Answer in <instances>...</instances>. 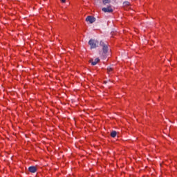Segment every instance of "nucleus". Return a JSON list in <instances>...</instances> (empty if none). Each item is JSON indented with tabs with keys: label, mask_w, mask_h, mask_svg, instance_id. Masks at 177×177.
<instances>
[{
	"label": "nucleus",
	"mask_w": 177,
	"mask_h": 177,
	"mask_svg": "<svg viewBox=\"0 0 177 177\" xmlns=\"http://www.w3.org/2000/svg\"><path fill=\"white\" fill-rule=\"evenodd\" d=\"M100 46H102V53L103 55H107V52H109V46L107 44L104 43L103 41L100 42Z\"/></svg>",
	"instance_id": "obj_1"
},
{
	"label": "nucleus",
	"mask_w": 177,
	"mask_h": 177,
	"mask_svg": "<svg viewBox=\"0 0 177 177\" xmlns=\"http://www.w3.org/2000/svg\"><path fill=\"white\" fill-rule=\"evenodd\" d=\"M99 42H97V40L91 39L88 41V45L91 46V49H95L97 44H98Z\"/></svg>",
	"instance_id": "obj_2"
},
{
	"label": "nucleus",
	"mask_w": 177,
	"mask_h": 177,
	"mask_svg": "<svg viewBox=\"0 0 177 177\" xmlns=\"http://www.w3.org/2000/svg\"><path fill=\"white\" fill-rule=\"evenodd\" d=\"M102 12H104V13H113V11L111 6H108L106 8H102Z\"/></svg>",
	"instance_id": "obj_3"
},
{
	"label": "nucleus",
	"mask_w": 177,
	"mask_h": 177,
	"mask_svg": "<svg viewBox=\"0 0 177 177\" xmlns=\"http://www.w3.org/2000/svg\"><path fill=\"white\" fill-rule=\"evenodd\" d=\"M86 21H88V23H90V24H93V23H95V21H96V18H95L93 16H88L86 18Z\"/></svg>",
	"instance_id": "obj_4"
},
{
	"label": "nucleus",
	"mask_w": 177,
	"mask_h": 177,
	"mask_svg": "<svg viewBox=\"0 0 177 177\" xmlns=\"http://www.w3.org/2000/svg\"><path fill=\"white\" fill-rule=\"evenodd\" d=\"M28 171L31 174H35V172H37V167H35V166H30V167H28Z\"/></svg>",
	"instance_id": "obj_5"
},
{
	"label": "nucleus",
	"mask_w": 177,
	"mask_h": 177,
	"mask_svg": "<svg viewBox=\"0 0 177 177\" xmlns=\"http://www.w3.org/2000/svg\"><path fill=\"white\" fill-rule=\"evenodd\" d=\"M99 62H100V59L95 58L93 61V59H90V63H91L92 66H96Z\"/></svg>",
	"instance_id": "obj_6"
},
{
	"label": "nucleus",
	"mask_w": 177,
	"mask_h": 177,
	"mask_svg": "<svg viewBox=\"0 0 177 177\" xmlns=\"http://www.w3.org/2000/svg\"><path fill=\"white\" fill-rule=\"evenodd\" d=\"M111 138H115V136H117V131H112L111 132Z\"/></svg>",
	"instance_id": "obj_7"
},
{
	"label": "nucleus",
	"mask_w": 177,
	"mask_h": 177,
	"mask_svg": "<svg viewBox=\"0 0 177 177\" xmlns=\"http://www.w3.org/2000/svg\"><path fill=\"white\" fill-rule=\"evenodd\" d=\"M111 2V0H102L103 5H107V3H110Z\"/></svg>",
	"instance_id": "obj_8"
},
{
	"label": "nucleus",
	"mask_w": 177,
	"mask_h": 177,
	"mask_svg": "<svg viewBox=\"0 0 177 177\" xmlns=\"http://www.w3.org/2000/svg\"><path fill=\"white\" fill-rule=\"evenodd\" d=\"M129 5H131V3H129V1H124L123 3V6H129Z\"/></svg>",
	"instance_id": "obj_9"
},
{
	"label": "nucleus",
	"mask_w": 177,
	"mask_h": 177,
	"mask_svg": "<svg viewBox=\"0 0 177 177\" xmlns=\"http://www.w3.org/2000/svg\"><path fill=\"white\" fill-rule=\"evenodd\" d=\"M107 70H108V71H109V73H111V71H113V68H111V67H108V68H107Z\"/></svg>",
	"instance_id": "obj_10"
},
{
	"label": "nucleus",
	"mask_w": 177,
	"mask_h": 177,
	"mask_svg": "<svg viewBox=\"0 0 177 177\" xmlns=\"http://www.w3.org/2000/svg\"><path fill=\"white\" fill-rule=\"evenodd\" d=\"M62 1V2L63 3H64V2H66V0H61Z\"/></svg>",
	"instance_id": "obj_11"
}]
</instances>
